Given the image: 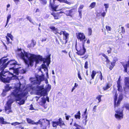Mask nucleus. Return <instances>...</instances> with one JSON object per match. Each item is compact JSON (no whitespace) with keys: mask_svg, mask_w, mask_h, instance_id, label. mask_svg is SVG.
I'll list each match as a JSON object with an SVG mask.
<instances>
[{"mask_svg":"<svg viewBox=\"0 0 129 129\" xmlns=\"http://www.w3.org/2000/svg\"><path fill=\"white\" fill-rule=\"evenodd\" d=\"M45 122H43L42 124V127H41L42 128V129H46V125L49 126V125H48L47 122L46 120H45Z\"/></svg>","mask_w":129,"mask_h":129,"instance_id":"obj_20","label":"nucleus"},{"mask_svg":"<svg viewBox=\"0 0 129 129\" xmlns=\"http://www.w3.org/2000/svg\"><path fill=\"white\" fill-rule=\"evenodd\" d=\"M77 37L78 39L82 42L76 45V49L77 51V53L80 56L83 55L86 52V49L84 47V44L86 41L85 37L83 33H79L76 34Z\"/></svg>","mask_w":129,"mask_h":129,"instance_id":"obj_4","label":"nucleus"},{"mask_svg":"<svg viewBox=\"0 0 129 129\" xmlns=\"http://www.w3.org/2000/svg\"><path fill=\"white\" fill-rule=\"evenodd\" d=\"M108 49L107 50V52L108 54H109L111 53L112 49L110 47H109Z\"/></svg>","mask_w":129,"mask_h":129,"instance_id":"obj_45","label":"nucleus"},{"mask_svg":"<svg viewBox=\"0 0 129 129\" xmlns=\"http://www.w3.org/2000/svg\"><path fill=\"white\" fill-rule=\"evenodd\" d=\"M87 108H86V109H85V111L84 112V114H84V115H87V114H86V113H87Z\"/></svg>","mask_w":129,"mask_h":129,"instance_id":"obj_57","label":"nucleus"},{"mask_svg":"<svg viewBox=\"0 0 129 129\" xmlns=\"http://www.w3.org/2000/svg\"><path fill=\"white\" fill-rule=\"evenodd\" d=\"M17 64V62L15 60H11L10 61H8L6 64V67L7 65H9V67H11L9 68V70L12 69L13 70H15L14 67Z\"/></svg>","mask_w":129,"mask_h":129,"instance_id":"obj_7","label":"nucleus"},{"mask_svg":"<svg viewBox=\"0 0 129 129\" xmlns=\"http://www.w3.org/2000/svg\"><path fill=\"white\" fill-rule=\"evenodd\" d=\"M63 39L64 40V41H64V42H63V41H61V40H60V41L62 42V44H64L65 43V44H66L67 42L66 43V42H65V41H66V40H65V39H64L63 38Z\"/></svg>","mask_w":129,"mask_h":129,"instance_id":"obj_51","label":"nucleus"},{"mask_svg":"<svg viewBox=\"0 0 129 129\" xmlns=\"http://www.w3.org/2000/svg\"><path fill=\"white\" fill-rule=\"evenodd\" d=\"M17 54L18 56L24 60L25 63L27 65L28 67L29 65L33 66L35 62L36 64H38L40 62L43 60L42 56L27 53L21 49L18 51Z\"/></svg>","mask_w":129,"mask_h":129,"instance_id":"obj_3","label":"nucleus"},{"mask_svg":"<svg viewBox=\"0 0 129 129\" xmlns=\"http://www.w3.org/2000/svg\"><path fill=\"white\" fill-rule=\"evenodd\" d=\"M88 62L87 61H86L85 63V65L84 66V67L85 69H87V68H88Z\"/></svg>","mask_w":129,"mask_h":129,"instance_id":"obj_38","label":"nucleus"},{"mask_svg":"<svg viewBox=\"0 0 129 129\" xmlns=\"http://www.w3.org/2000/svg\"><path fill=\"white\" fill-rule=\"evenodd\" d=\"M47 39L46 38H41V40L42 42H45L46 41Z\"/></svg>","mask_w":129,"mask_h":129,"instance_id":"obj_41","label":"nucleus"},{"mask_svg":"<svg viewBox=\"0 0 129 129\" xmlns=\"http://www.w3.org/2000/svg\"><path fill=\"white\" fill-rule=\"evenodd\" d=\"M2 71L0 73V78H1L2 80V81L4 83H6V82H5L3 81V79L4 78H3L2 77V76H7L8 74H11V75H13V74L11 73L9 71H7L5 72L3 71V70H1Z\"/></svg>","mask_w":129,"mask_h":129,"instance_id":"obj_11","label":"nucleus"},{"mask_svg":"<svg viewBox=\"0 0 129 129\" xmlns=\"http://www.w3.org/2000/svg\"><path fill=\"white\" fill-rule=\"evenodd\" d=\"M50 28L53 30L54 31H56L57 29L55 28L54 26H51L50 27Z\"/></svg>","mask_w":129,"mask_h":129,"instance_id":"obj_34","label":"nucleus"},{"mask_svg":"<svg viewBox=\"0 0 129 129\" xmlns=\"http://www.w3.org/2000/svg\"><path fill=\"white\" fill-rule=\"evenodd\" d=\"M123 96L122 93L121 92H120L119 93L118 100L117 102H116L117 99V95L116 94V93L114 98V103L115 108L116 106L117 107L119 105L123 99Z\"/></svg>","mask_w":129,"mask_h":129,"instance_id":"obj_6","label":"nucleus"},{"mask_svg":"<svg viewBox=\"0 0 129 129\" xmlns=\"http://www.w3.org/2000/svg\"><path fill=\"white\" fill-rule=\"evenodd\" d=\"M45 83H46V84H47L48 83V80H47V79H46L45 80Z\"/></svg>","mask_w":129,"mask_h":129,"instance_id":"obj_61","label":"nucleus"},{"mask_svg":"<svg viewBox=\"0 0 129 129\" xmlns=\"http://www.w3.org/2000/svg\"><path fill=\"white\" fill-rule=\"evenodd\" d=\"M88 35L90 36L91 35L92 32V31L91 29L90 28H88Z\"/></svg>","mask_w":129,"mask_h":129,"instance_id":"obj_30","label":"nucleus"},{"mask_svg":"<svg viewBox=\"0 0 129 129\" xmlns=\"http://www.w3.org/2000/svg\"><path fill=\"white\" fill-rule=\"evenodd\" d=\"M106 30H107L108 31H110L111 30V28L108 26H106Z\"/></svg>","mask_w":129,"mask_h":129,"instance_id":"obj_39","label":"nucleus"},{"mask_svg":"<svg viewBox=\"0 0 129 129\" xmlns=\"http://www.w3.org/2000/svg\"><path fill=\"white\" fill-rule=\"evenodd\" d=\"M74 125L76 127L75 129H80L81 127V126L76 124V123H74Z\"/></svg>","mask_w":129,"mask_h":129,"instance_id":"obj_31","label":"nucleus"},{"mask_svg":"<svg viewBox=\"0 0 129 129\" xmlns=\"http://www.w3.org/2000/svg\"><path fill=\"white\" fill-rule=\"evenodd\" d=\"M111 86L110 85L108 84L106 86H104L103 87V90H106L110 88Z\"/></svg>","mask_w":129,"mask_h":129,"instance_id":"obj_25","label":"nucleus"},{"mask_svg":"<svg viewBox=\"0 0 129 129\" xmlns=\"http://www.w3.org/2000/svg\"><path fill=\"white\" fill-rule=\"evenodd\" d=\"M13 76L12 77H8L7 78H4L3 79V81L6 82H9L11 80H15L18 79V78L17 76L13 75Z\"/></svg>","mask_w":129,"mask_h":129,"instance_id":"obj_10","label":"nucleus"},{"mask_svg":"<svg viewBox=\"0 0 129 129\" xmlns=\"http://www.w3.org/2000/svg\"><path fill=\"white\" fill-rule=\"evenodd\" d=\"M106 14V13L104 12L101 14V15L103 17H104L105 15Z\"/></svg>","mask_w":129,"mask_h":129,"instance_id":"obj_49","label":"nucleus"},{"mask_svg":"<svg viewBox=\"0 0 129 129\" xmlns=\"http://www.w3.org/2000/svg\"><path fill=\"white\" fill-rule=\"evenodd\" d=\"M70 117H71V116H69V115L66 116V119L67 120H68L69 119V118H70Z\"/></svg>","mask_w":129,"mask_h":129,"instance_id":"obj_47","label":"nucleus"},{"mask_svg":"<svg viewBox=\"0 0 129 129\" xmlns=\"http://www.w3.org/2000/svg\"><path fill=\"white\" fill-rule=\"evenodd\" d=\"M6 38L7 41L8 42V43H10V42H9L10 39H9L7 36H6Z\"/></svg>","mask_w":129,"mask_h":129,"instance_id":"obj_48","label":"nucleus"},{"mask_svg":"<svg viewBox=\"0 0 129 129\" xmlns=\"http://www.w3.org/2000/svg\"><path fill=\"white\" fill-rule=\"evenodd\" d=\"M58 122L59 123L58 125H59L61 127L63 125H64L63 122L62 121V119L61 118H60L59 119V121Z\"/></svg>","mask_w":129,"mask_h":129,"instance_id":"obj_23","label":"nucleus"},{"mask_svg":"<svg viewBox=\"0 0 129 129\" xmlns=\"http://www.w3.org/2000/svg\"><path fill=\"white\" fill-rule=\"evenodd\" d=\"M121 32L124 34L125 33V30L124 27H121Z\"/></svg>","mask_w":129,"mask_h":129,"instance_id":"obj_43","label":"nucleus"},{"mask_svg":"<svg viewBox=\"0 0 129 129\" xmlns=\"http://www.w3.org/2000/svg\"><path fill=\"white\" fill-rule=\"evenodd\" d=\"M20 72L21 73H23L26 72V71L23 69H21V68H17L14 70L13 73L17 75H18L19 73Z\"/></svg>","mask_w":129,"mask_h":129,"instance_id":"obj_12","label":"nucleus"},{"mask_svg":"<svg viewBox=\"0 0 129 129\" xmlns=\"http://www.w3.org/2000/svg\"><path fill=\"white\" fill-rule=\"evenodd\" d=\"M83 121L84 120H85V125L87 121V115H83Z\"/></svg>","mask_w":129,"mask_h":129,"instance_id":"obj_22","label":"nucleus"},{"mask_svg":"<svg viewBox=\"0 0 129 129\" xmlns=\"http://www.w3.org/2000/svg\"><path fill=\"white\" fill-rule=\"evenodd\" d=\"M50 6L52 10L53 11H57V10H56L58 6L55 5L54 4H53L51 3V0H50Z\"/></svg>","mask_w":129,"mask_h":129,"instance_id":"obj_14","label":"nucleus"},{"mask_svg":"<svg viewBox=\"0 0 129 129\" xmlns=\"http://www.w3.org/2000/svg\"><path fill=\"white\" fill-rule=\"evenodd\" d=\"M80 111H79L77 113V114L75 115V118L76 119H80Z\"/></svg>","mask_w":129,"mask_h":129,"instance_id":"obj_24","label":"nucleus"},{"mask_svg":"<svg viewBox=\"0 0 129 129\" xmlns=\"http://www.w3.org/2000/svg\"><path fill=\"white\" fill-rule=\"evenodd\" d=\"M21 123H19L18 122H13L11 123V124L12 125L16 126L17 125H18L20 124H21Z\"/></svg>","mask_w":129,"mask_h":129,"instance_id":"obj_32","label":"nucleus"},{"mask_svg":"<svg viewBox=\"0 0 129 129\" xmlns=\"http://www.w3.org/2000/svg\"><path fill=\"white\" fill-rule=\"evenodd\" d=\"M83 7H84V6L83 5H80L78 9V11L79 10H81L83 9Z\"/></svg>","mask_w":129,"mask_h":129,"instance_id":"obj_44","label":"nucleus"},{"mask_svg":"<svg viewBox=\"0 0 129 129\" xmlns=\"http://www.w3.org/2000/svg\"><path fill=\"white\" fill-rule=\"evenodd\" d=\"M125 108L128 110H129V105L128 104H126L124 105Z\"/></svg>","mask_w":129,"mask_h":129,"instance_id":"obj_42","label":"nucleus"},{"mask_svg":"<svg viewBox=\"0 0 129 129\" xmlns=\"http://www.w3.org/2000/svg\"><path fill=\"white\" fill-rule=\"evenodd\" d=\"M36 44V42L33 40H31V43L30 45V47H34Z\"/></svg>","mask_w":129,"mask_h":129,"instance_id":"obj_28","label":"nucleus"},{"mask_svg":"<svg viewBox=\"0 0 129 129\" xmlns=\"http://www.w3.org/2000/svg\"><path fill=\"white\" fill-rule=\"evenodd\" d=\"M26 18L28 20H29L30 22L34 24H35V22L33 21V19H31V17L28 16H27Z\"/></svg>","mask_w":129,"mask_h":129,"instance_id":"obj_21","label":"nucleus"},{"mask_svg":"<svg viewBox=\"0 0 129 129\" xmlns=\"http://www.w3.org/2000/svg\"><path fill=\"white\" fill-rule=\"evenodd\" d=\"M124 81L126 86L129 88V78L128 77L125 78Z\"/></svg>","mask_w":129,"mask_h":129,"instance_id":"obj_18","label":"nucleus"},{"mask_svg":"<svg viewBox=\"0 0 129 129\" xmlns=\"http://www.w3.org/2000/svg\"><path fill=\"white\" fill-rule=\"evenodd\" d=\"M7 36L9 37L12 40H13V36L11 34L9 33L7 34Z\"/></svg>","mask_w":129,"mask_h":129,"instance_id":"obj_35","label":"nucleus"},{"mask_svg":"<svg viewBox=\"0 0 129 129\" xmlns=\"http://www.w3.org/2000/svg\"><path fill=\"white\" fill-rule=\"evenodd\" d=\"M81 11H82V10H79L78 11V12H79V14L80 16H81L82 15Z\"/></svg>","mask_w":129,"mask_h":129,"instance_id":"obj_58","label":"nucleus"},{"mask_svg":"<svg viewBox=\"0 0 129 129\" xmlns=\"http://www.w3.org/2000/svg\"><path fill=\"white\" fill-rule=\"evenodd\" d=\"M97 106H95L93 107V111H94V112L95 111V110L96 109V108L97 107Z\"/></svg>","mask_w":129,"mask_h":129,"instance_id":"obj_50","label":"nucleus"},{"mask_svg":"<svg viewBox=\"0 0 129 129\" xmlns=\"http://www.w3.org/2000/svg\"><path fill=\"white\" fill-rule=\"evenodd\" d=\"M29 109L30 110H35V109L33 107L32 104H31L30 106Z\"/></svg>","mask_w":129,"mask_h":129,"instance_id":"obj_46","label":"nucleus"},{"mask_svg":"<svg viewBox=\"0 0 129 129\" xmlns=\"http://www.w3.org/2000/svg\"><path fill=\"white\" fill-rule=\"evenodd\" d=\"M40 98V96H36L35 97V98L36 99V101H38V100L39 99V98Z\"/></svg>","mask_w":129,"mask_h":129,"instance_id":"obj_52","label":"nucleus"},{"mask_svg":"<svg viewBox=\"0 0 129 129\" xmlns=\"http://www.w3.org/2000/svg\"><path fill=\"white\" fill-rule=\"evenodd\" d=\"M41 100L38 103L39 105L42 106H44L45 105L46 101V99L44 97H43L41 98Z\"/></svg>","mask_w":129,"mask_h":129,"instance_id":"obj_15","label":"nucleus"},{"mask_svg":"<svg viewBox=\"0 0 129 129\" xmlns=\"http://www.w3.org/2000/svg\"><path fill=\"white\" fill-rule=\"evenodd\" d=\"M57 33L59 34L60 35H61L63 34L65 38L64 37V39H65L66 40V43L67 42V40L68 39L69 34L68 33H67L65 31H61L60 32H57Z\"/></svg>","mask_w":129,"mask_h":129,"instance_id":"obj_13","label":"nucleus"},{"mask_svg":"<svg viewBox=\"0 0 129 129\" xmlns=\"http://www.w3.org/2000/svg\"><path fill=\"white\" fill-rule=\"evenodd\" d=\"M9 19H7V23H6V25L5 26V27H6V26L7 25L8 23L9 22Z\"/></svg>","mask_w":129,"mask_h":129,"instance_id":"obj_53","label":"nucleus"},{"mask_svg":"<svg viewBox=\"0 0 129 129\" xmlns=\"http://www.w3.org/2000/svg\"><path fill=\"white\" fill-rule=\"evenodd\" d=\"M4 119L3 117H0V123L3 124H9L10 123L8 122L4 121Z\"/></svg>","mask_w":129,"mask_h":129,"instance_id":"obj_19","label":"nucleus"},{"mask_svg":"<svg viewBox=\"0 0 129 129\" xmlns=\"http://www.w3.org/2000/svg\"><path fill=\"white\" fill-rule=\"evenodd\" d=\"M21 85V84L18 83L16 85L14 84H7L5 86V90L3 91V92L8 91L11 89H13L10 95L8 97L9 100L7 102L6 106L5 107L6 112L7 114L12 112V111L11 110V106L14 100V99L20 105H22L24 103L25 100L23 99V97L27 94L28 92L26 90L22 91V90L20 88Z\"/></svg>","mask_w":129,"mask_h":129,"instance_id":"obj_1","label":"nucleus"},{"mask_svg":"<svg viewBox=\"0 0 129 129\" xmlns=\"http://www.w3.org/2000/svg\"><path fill=\"white\" fill-rule=\"evenodd\" d=\"M20 0H14V1L15 2L16 4H17L18 2H19Z\"/></svg>","mask_w":129,"mask_h":129,"instance_id":"obj_55","label":"nucleus"},{"mask_svg":"<svg viewBox=\"0 0 129 129\" xmlns=\"http://www.w3.org/2000/svg\"><path fill=\"white\" fill-rule=\"evenodd\" d=\"M62 52L65 53H67V52L65 50H64L62 51Z\"/></svg>","mask_w":129,"mask_h":129,"instance_id":"obj_62","label":"nucleus"},{"mask_svg":"<svg viewBox=\"0 0 129 129\" xmlns=\"http://www.w3.org/2000/svg\"><path fill=\"white\" fill-rule=\"evenodd\" d=\"M102 56H104V57L106 59L108 57H107V56H106L105 54H102Z\"/></svg>","mask_w":129,"mask_h":129,"instance_id":"obj_54","label":"nucleus"},{"mask_svg":"<svg viewBox=\"0 0 129 129\" xmlns=\"http://www.w3.org/2000/svg\"><path fill=\"white\" fill-rule=\"evenodd\" d=\"M96 74V72L94 71H93L92 72L91 76L92 79H93L94 78V76Z\"/></svg>","mask_w":129,"mask_h":129,"instance_id":"obj_26","label":"nucleus"},{"mask_svg":"<svg viewBox=\"0 0 129 129\" xmlns=\"http://www.w3.org/2000/svg\"><path fill=\"white\" fill-rule=\"evenodd\" d=\"M100 74L98 75V76H99V78L101 80H102L103 76L102 75V73L101 72H100Z\"/></svg>","mask_w":129,"mask_h":129,"instance_id":"obj_37","label":"nucleus"},{"mask_svg":"<svg viewBox=\"0 0 129 129\" xmlns=\"http://www.w3.org/2000/svg\"><path fill=\"white\" fill-rule=\"evenodd\" d=\"M81 57L82 58H85V59H86L87 58V56L86 55V56H84L82 57Z\"/></svg>","mask_w":129,"mask_h":129,"instance_id":"obj_63","label":"nucleus"},{"mask_svg":"<svg viewBox=\"0 0 129 129\" xmlns=\"http://www.w3.org/2000/svg\"><path fill=\"white\" fill-rule=\"evenodd\" d=\"M102 96L100 95H99L97 96L96 98V99L98 100V103H99L101 101V98L102 97Z\"/></svg>","mask_w":129,"mask_h":129,"instance_id":"obj_27","label":"nucleus"},{"mask_svg":"<svg viewBox=\"0 0 129 129\" xmlns=\"http://www.w3.org/2000/svg\"><path fill=\"white\" fill-rule=\"evenodd\" d=\"M120 77L119 78L118 81H117V87L118 88V90L119 91H121V86L120 85Z\"/></svg>","mask_w":129,"mask_h":129,"instance_id":"obj_17","label":"nucleus"},{"mask_svg":"<svg viewBox=\"0 0 129 129\" xmlns=\"http://www.w3.org/2000/svg\"><path fill=\"white\" fill-rule=\"evenodd\" d=\"M45 120H46L47 122L48 125L50 124V121L49 120H47L46 119H40L39 121L37 122H35L33 120H31V119L27 118L26 119V121L28 123L33 124L37 125L38 124H40L41 127H42V124L44 122H45Z\"/></svg>","mask_w":129,"mask_h":129,"instance_id":"obj_5","label":"nucleus"},{"mask_svg":"<svg viewBox=\"0 0 129 129\" xmlns=\"http://www.w3.org/2000/svg\"><path fill=\"white\" fill-rule=\"evenodd\" d=\"M56 42L57 44H59V42L58 41V40L57 39H56Z\"/></svg>","mask_w":129,"mask_h":129,"instance_id":"obj_56","label":"nucleus"},{"mask_svg":"<svg viewBox=\"0 0 129 129\" xmlns=\"http://www.w3.org/2000/svg\"><path fill=\"white\" fill-rule=\"evenodd\" d=\"M117 59L116 58H114L113 62H111V65H110L109 69L110 70H111L113 68L114 66L115 65V63Z\"/></svg>","mask_w":129,"mask_h":129,"instance_id":"obj_16","label":"nucleus"},{"mask_svg":"<svg viewBox=\"0 0 129 129\" xmlns=\"http://www.w3.org/2000/svg\"><path fill=\"white\" fill-rule=\"evenodd\" d=\"M106 61L107 63H109L110 62L109 60L108 59V58L107 57V58H106Z\"/></svg>","mask_w":129,"mask_h":129,"instance_id":"obj_60","label":"nucleus"},{"mask_svg":"<svg viewBox=\"0 0 129 129\" xmlns=\"http://www.w3.org/2000/svg\"><path fill=\"white\" fill-rule=\"evenodd\" d=\"M78 77L79 79L80 80H82V78L81 77L80 74V71H78Z\"/></svg>","mask_w":129,"mask_h":129,"instance_id":"obj_40","label":"nucleus"},{"mask_svg":"<svg viewBox=\"0 0 129 129\" xmlns=\"http://www.w3.org/2000/svg\"><path fill=\"white\" fill-rule=\"evenodd\" d=\"M8 58H6L0 60V71L4 70L6 67V65L5 63L8 60Z\"/></svg>","mask_w":129,"mask_h":129,"instance_id":"obj_8","label":"nucleus"},{"mask_svg":"<svg viewBox=\"0 0 129 129\" xmlns=\"http://www.w3.org/2000/svg\"><path fill=\"white\" fill-rule=\"evenodd\" d=\"M95 4L96 3L95 2H93L91 4L90 6V7H91L92 8H94L95 5Z\"/></svg>","mask_w":129,"mask_h":129,"instance_id":"obj_36","label":"nucleus"},{"mask_svg":"<svg viewBox=\"0 0 129 129\" xmlns=\"http://www.w3.org/2000/svg\"><path fill=\"white\" fill-rule=\"evenodd\" d=\"M116 113L115 114V117L118 119H120L123 118V114L122 111L119 110L115 111Z\"/></svg>","mask_w":129,"mask_h":129,"instance_id":"obj_9","label":"nucleus"},{"mask_svg":"<svg viewBox=\"0 0 129 129\" xmlns=\"http://www.w3.org/2000/svg\"><path fill=\"white\" fill-rule=\"evenodd\" d=\"M44 63L42 64V68L39 70L42 73L41 76L37 75L36 76V78H30V80L31 81V86L33 88V90L37 91L38 94L42 96L46 95L47 94V92L49 91L51 88V85L48 84L44 88V85L38 86L41 82L44 79L43 73L42 72L44 70L46 74L47 77L48 78V68L47 65L48 66L50 63V58H48L43 62Z\"/></svg>","mask_w":129,"mask_h":129,"instance_id":"obj_2","label":"nucleus"},{"mask_svg":"<svg viewBox=\"0 0 129 129\" xmlns=\"http://www.w3.org/2000/svg\"><path fill=\"white\" fill-rule=\"evenodd\" d=\"M90 43V41L89 39H88L87 41V44H89Z\"/></svg>","mask_w":129,"mask_h":129,"instance_id":"obj_64","label":"nucleus"},{"mask_svg":"<svg viewBox=\"0 0 129 129\" xmlns=\"http://www.w3.org/2000/svg\"><path fill=\"white\" fill-rule=\"evenodd\" d=\"M11 17V16L10 14L7 17V19H10Z\"/></svg>","mask_w":129,"mask_h":129,"instance_id":"obj_59","label":"nucleus"},{"mask_svg":"<svg viewBox=\"0 0 129 129\" xmlns=\"http://www.w3.org/2000/svg\"><path fill=\"white\" fill-rule=\"evenodd\" d=\"M59 125V123L58 121L57 122H53V126L54 127H56L57 125Z\"/></svg>","mask_w":129,"mask_h":129,"instance_id":"obj_29","label":"nucleus"},{"mask_svg":"<svg viewBox=\"0 0 129 129\" xmlns=\"http://www.w3.org/2000/svg\"><path fill=\"white\" fill-rule=\"evenodd\" d=\"M104 6L105 8V11H106V12H107V9L109 8V4H104Z\"/></svg>","mask_w":129,"mask_h":129,"instance_id":"obj_33","label":"nucleus"}]
</instances>
